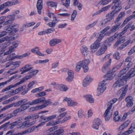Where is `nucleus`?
Listing matches in <instances>:
<instances>
[{"label":"nucleus","mask_w":135,"mask_h":135,"mask_svg":"<svg viewBox=\"0 0 135 135\" xmlns=\"http://www.w3.org/2000/svg\"><path fill=\"white\" fill-rule=\"evenodd\" d=\"M11 1H7L0 6V12L4 8L6 7H9L12 6Z\"/></svg>","instance_id":"26"},{"label":"nucleus","mask_w":135,"mask_h":135,"mask_svg":"<svg viewBox=\"0 0 135 135\" xmlns=\"http://www.w3.org/2000/svg\"><path fill=\"white\" fill-rule=\"evenodd\" d=\"M101 123L102 121L100 119L98 118H95L93 123L92 127L93 128L98 130Z\"/></svg>","instance_id":"7"},{"label":"nucleus","mask_w":135,"mask_h":135,"mask_svg":"<svg viewBox=\"0 0 135 135\" xmlns=\"http://www.w3.org/2000/svg\"><path fill=\"white\" fill-rule=\"evenodd\" d=\"M29 120H27L21 124L22 127V128H24L29 127Z\"/></svg>","instance_id":"45"},{"label":"nucleus","mask_w":135,"mask_h":135,"mask_svg":"<svg viewBox=\"0 0 135 135\" xmlns=\"http://www.w3.org/2000/svg\"><path fill=\"white\" fill-rule=\"evenodd\" d=\"M80 62L83 66L84 72L86 73L89 69L88 65L90 63V61L88 59H86L80 61Z\"/></svg>","instance_id":"5"},{"label":"nucleus","mask_w":135,"mask_h":135,"mask_svg":"<svg viewBox=\"0 0 135 135\" xmlns=\"http://www.w3.org/2000/svg\"><path fill=\"white\" fill-rule=\"evenodd\" d=\"M11 44L10 42L8 41L5 42L2 44L3 47L4 48H5L8 46L9 45Z\"/></svg>","instance_id":"64"},{"label":"nucleus","mask_w":135,"mask_h":135,"mask_svg":"<svg viewBox=\"0 0 135 135\" xmlns=\"http://www.w3.org/2000/svg\"><path fill=\"white\" fill-rule=\"evenodd\" d=\"M40 118H41L40 120L41 122H42V123L39 124L38 125V127H39L41 126L44 125L45 124V122L48 121L47 117H44L42 116L40 117Z\"/></svg>","instance_id":"29"},{"label":"nucleus","mask_w":135,"mask_h":135,"mask_svg":"<svg viewBox=\"0 0 135 135\" xmlns=\"http://www.w3.org/2000/svg\"><path fill=\"white\" fill-rule=\"evenodd\" d=\"M111 109L108 107L104 114L103 116L106 121L109 120L112 116V112L110 110Z\"/></svg>","instance_id":"6"},{"label":"nucleus","mask_w":135,"mask_h":135,"mask_svg":"<svg viewBox=\"0 0 135 135\" xmlns=\"http://www.w3.org/2000/svg\"><path fill=\"white\" fill-rule=\"evenodd\" d=\"M114 58L118 60L119 59V54L118 52H116L113 55Z\"/></svg>","instance_id":"63"},{"label":"nucleus","mask_w":135,"mask_h":135,"mask_svg":"<svg viewBox=\"0 0 135 135\" xmlns=\"http://www.w3.org/2000/svg\"><path fill=\"white\" fill-rule=\"evenodd\" d=\"M64 132V130L62 128H60L54 132V135H63Z\"/></svg>","instance_id":"32"},{"label":"nucleus","mask_w":135,"mask_h":135,"mask_svg":"<svg viewBox=\"0 0 135 135\" xmlns=\"http://www.w3.org/2000/svg\"><path fill=\"white\" fill-rule=\"evenodd\" d=\"M16 84H15L14 85H11L7 87L5 89H3L2 91V92H4L6 91H7L10 89H11L17 86H16Z\"/></svg>","instance_id":"47"},{"label":"nucleus","mask_w":135,"mask_h":135,"mask_svg":"<svg viewBox=\"0 0 135 135\" xmlns=\"http://www.w3.org/2000/svg\"><path fill=\"white\" fill-rule=\"evenodd\" d=\"M28 108H29V106H24L23 105L21 106L19 108L14 110L13 113L8 114H7V115L10 119L14 116H17L18 113L23 111Z\"/></svg>","instance_id":"3"},{"label":"nucleus","mask_w":135,"mask_h":135,"mask_svg":"<svg viewBox=\"0 0 135 135\" xmlns=\"http://www.w3.org/2000/svg\"><path fill=\"white\" fill-rule=\"evenodd\" d=\"M135 52V48L134 47H133L128 53V55H130L134 53Z\"/></svg>","instance_id":"62"},{"label":"nucleus","mask_w":135,"mask_h":135,"mask_svg":"<svg viewBox=\"0 0 135 135\" xmlns=\"http://www.w3.org/2000/svg\"><path fill=\"white\" fill-rule=\"evenodd\" d=\"M18 25H16L15 26H12L11 28H8L6 30V32H7V33L10 32V34H12L16 33L17 31V30L15 29V30H13L14 29V27H18Z\"/></svg>","instance_id":"19"},{"label":"nucleus","mask_w":135,"mask_h":135,"mask_svg":"<svg viewBox=\"0 0 135 135\" xmlns=\"http://www.w3.org/2000/svg\"><path fill=\"white\" fill-rule=\"evenodd\" d=\"M133 129L131 127L128 129V130L122 133L121 135H127L133 132Z\"/></svg>","instance_id":"37"},{"label":"nucleus","mask_w":135,"mask_h":135,"mask_svg":"<svg viewBox=\"0 0 135 135\" xmlns=\"http://www.w3.org/2000/svg\"><path fill=\"white\" fill-rule=\"evenodd\" d=\"M111 1V0H102L99 1V4L103 5L107 4Z\"/></svg>","instance_id":"44"},{"label":"nucleus","mask_w":135,"mask_h":135,"mask_svg":"<svg viewBox=\"0 0 135 135\" xmlns=\"http://www.w3.org/2000/svg\"><path fill=\"white\" fill-rule=\"evenodd\" d=\"M125 101L126 102V106L129 108L131 107L133 105V99L131 96H128L125 98Z\"/></svg>","instance_id":"10"},{"label":"nucleus","mask_w":135,"mask_h":135,"mask_svg":"<svg viewBox=\"0 0 135 135\" xmlns=\"http://www.w3.org/2000/svg\"><path fill=\"white\" fill-rule=\"evenodd\" d=\"M107 49V46H104L103 47H102L96 52V54L99 55L103 54Z\"/></svg>","instance_id":"28"},{"label":"nucleus","mask_w":135,"mask_h":135,"mask_svg":"<svg viewBox=\"0 0 135 135\" xmlns=\"http://www.w3.org/2000/svg\"><path fill=\"white\" fill-rule=\"evenodd\" d=\"M109 60L110 61H109V62H108V63H107L105 64L103 66L102 68V71L104 73H105L107 72L109 70V65L110 64V62L111 61V60L110 59Z\"/></svg>","instance_id":"23"},{"label":"nucleus","mask_w":135,"mask_h":135,"mask_svg":"<svg viewBox=\"0 0 135 135\" xmlns=\"http://www.w3.org/2000/svg\"><path fill=\"white\" fill-rule=\"evenodd\" d=\"M35 129V128L34 127H33L29 128L21 132L13 133L11 134V135H23L26 133H29L34 130Z\"/></svg>","instance_id":"9"},{"label":"nucleus","mask_w":135,"mask_h":135,"mask_svg":"<svg viewBox=\"0 0 135 135\" xmlns=\"http://www.w3.org/2000/svg\"><path fill=\"white\" fill-rule=\"evenodd\" d=\"M67 114V113L66 112H65L61 113L57 117V119L58 120H60Z\"/></svg>","instance_id":"51"},{"label":"nucleus","mask_w":135,"mask_h":135,"mask_svg":"<svg viewBox=\"0 0 135 135\" xmlns=\"http://www.w3.org/2000/svg\"><path fill=\"white\" fill-rule=\"evenodd\" d=\"M12 107V104H9L6 106H5L2 108L1 109V111H3L5 110H7L9 108H10Z\"/></svg>","instance_id":"58"},{"label":"nucleus","mask_w":135,"mask_h":135,"mask_svg":"<svg viewBox=\"0 0 135 135\" xmlns=\"http://www.w3.org/2000/svg\"><path fill=\"white\" fill-rule=\"evenodd\" d=\"M46 95V93L45 91H42L37 93V96L38 97H43Z\"/></svg>","instance_id":"56"},{"label":"nucleus","mask_w":135,"mask_h":135,"mask_svg":"<svg viewBox=\"0 0 135 135\" xmlns=\"http://www.w3.org/2000/svg\"><path fill=\"white\" fill-rule=\"evenodd\" d=\"M114 12L112 11L110 13L107 14L105 17H107L106 19L109 22L111 21L114 17L115 14L114 13Z\"/></svg>","instance_id":"25"},{"label":"nucleus","mask_w":135,"mask_h":135,"mask_svg":"<svg viewBox=\"0 0 135 135\" xmlns=\"http://www.w3.org/2000/svg\"><path fill=\"white\" fill-rule=\"evenodd\" d=\"M108 76L106 80H104L101 81L99 84V86L97 88L98 94H99L103 93L106 89V83H105L107 80H111L113 79V77L110 76L109 74H107Z\"/></svg>","instance_id":"2"},{"label":"nucleus","mask_w":135,"mask_h":135,"mask_svg":"<svg viewBox=\"0 0 135 135\" xmlns=\"http://www.w3.org/2000/svg\"><path fill=\"white\" fill-rule=\"evenodd\" d=\"M125 15V12H122L118 15V17L115 19L114 21L115 23H117L118 22L120 19H121L123 16H124Z\"/></svg>","instance_id":"31"},{"label":"nucleus","mask_w":135,"mask_h":135,"mask_svg":"<svg viewBox=\"0 0 135 135\" xmlns=\"http://www.w3.org/2000/svg\"><path fill=\"white\" fill-rule=\"evenodd\" d=\"M117 34L115 33L113 36H111L109 38H108L105 41V43L106 44L111 43L116 38H118V37L117 36Z\"/></svg>","instance_id":"24"},{"label":"nucleus","mask_w":135,"mask_h":135,"mask_svg":"<svg viewBox=\"0 0 135 135\" xmlns=\"http://www.w3.org/2000/svg\"><path fill=\"white\" fill-rule=\"evenodd\" d=\"M43 1L42 0H38L37 3L36 7L37 12L39 14H41V10L42 8Z\"/></svg>","instance_id":"15"},{"label":"nucleus","mask_w":135,"mask_h":135,"mask_svg":"<svg viewBox=\"0 0 135 135\" xmlns=\"http://www.w3.org/2000/svg\"><path fill=\"white\" fill-rule=\"evenodd\" d=\"M86 98V101L90 103H92L94 102V100L91 95H86L84 96Z\"/></svg>","instance_id":"30"},{"label":"nucleus","mask_w":135,"mask_h":135,"mask_svg":"<svg viewBox=\"0 0 135 135\" xmlns=\"http://www.w3.org/2000/svg\"><path fill=\"white\" fill-rule=\"evenodd\" d=\"M66 101L68 104V105L70 106H75L78 104V103L75 102H74L70 98H65L63 100V101Z\"/></svg>","instance_id":"12"},{"label":"nucleus","mask_w":135,"mask_h":135,"mask_svg":"<svg viewBox=\"0 0 135 135\" xmlns=\"http://www.w3.org/2000/svg\"><path fill=\"white\" fill-rule=\"evenodd\" d=\"M62 41L61 39L58 38H53L49 42V44L51 46H54L57 44L60 43Z\"/></svg>","instance_id":"18"},{"label":"nucleus","mask_w":135,"mask_h":135,"mask_svg":"<svg viewBox=\"0 0 135 135\" xmlns=\"http://www.w3.org/2000/svg\"><path fill=\"white\" fill-rule=\"evenodd\" d=\"M127 121H126L119 128V129L120 130H123L124 128L127 127L129 124V123H128Z\"/></svg>","instance_id":"38"},{"label":"nucleus","mask_w":135,"mask_h":135,"mask_svg":"<svg viewBox=\"0 0 135 135\" xmlns=\"http://www.w3.org/2000/svg\"><path fill=\"white\" fill-rule=\"evenodd\" d=\"M30 78H31L30 77L29 75L26 76L25 77L22 79L20 81L16 83V86H18L19 85L23 83L26 80H27L28 79H30Z\"/></svg>","instance_id":"33"},{"label":"nucleus","mask_w":135,"mask_h":135,"mask_svg":"<svg viewBox=\"0 0 135 135\" xmlns=\"http://www.w3.org/2000/svg\"><path fill=\"white\" fill-rule=\"evenodd\" d=\"M115 116L114 117V120L116 122L118 121L120 119V116L118 115V111H116L114 113Z\"/></svg>","instance_id":"36"},{"label":"nucleus","mask_w":135,"mask_h":135,"mask_svg":"<svg viewBox=\"0 0 135 135\" xmlns=\"http://www.w3.org/2000/svg\"><path fill=\"white\" fill-rule=\"evenodd\" d=\"M127 90V87L125 86L122 87L118 91L117 95H120L118 98V99L121 100L124 98L126 95Z\"/></svg>","instance_id":"4"},{"label":"nucleus","mask_w":135,"mask_h":135,"mask_svg":"<svg viewBox=\"0 0 135 135\" xmlns=\"http://www.w3.org/2000/svg\"><path fill=\"white\" fill-rule=\"evenodd\" d=\"M36 83V81H32L28 85L27 88L29 90L33 88V85Z\"/></svg>","instance_id":"43"},{"label":"nucleus","mask_w":135,"mask_h":135,"mask_svg":"<svg viewBox=\"0 0 135 135\" xmlns=\"http://www.w3.org/2000/svg\"><path fill=\"white\" fill-rule=\"evenodd\" d=\"M82 66L81 63L80 62H78L76 65V70L77 72H78L80 70Z\"/></svg>","instance_id":"48"},{"label":"nucleus","mask_w":135,"mask_h":135,"mask_svg":"<svg viewBox=\"0 0 135 135\" xmlns=\"http://www.w3.org/2000/svg\"><path fill=\"white\" fill-rule=\"evenodd\" d=\"M100 43L96 41L94 42L90 46V50L92 52H95L97 50L100 46Z\"/></svg>","instance_id":"8"},{"label":"nucleus","mask_w":135,"mask_h":135,"mask_svg":"<svg viewBox=\"0 0 135 135\" xmlns=\"http://www.w3.org/2000/svg\"><path fill=\"white\" fill-rule=\"evenodd\" d=\"M15 16L16 15L15 14H13L8 16L7 18H8L9 20H11V22H12L14 20Z\"/></svg>","instance_id":"54"},{"label":"nucleus","mask_w":135,"mask_h":135,"mask_svg":"<svg viewBox=\"0 0 135 135\" xmlns=\"http://www.w3.org/2000/svg\"><path fill=\"white\" fill-rule=\"evenodd\" d=\"M121 24L120 22H117V24L113 27L111 29V32H114L118 30L120 27V25Z\"/></svg>","instance_id":"27"},{"label":"nucleus","mask_w":135,"mask_h":135,"mask_svg":"<svg viewBox=\"0 0 135 135\" xmlns=\"http://www.w3.org/2000/svg\"><path fill=\"white\" fill-rule=\"evenodd\" d=\"M68 89L67 87L65 85H60L59 87V90L62 91H66Z\"/></svg>","instance_id":"42"},{"label":"nucleus","mask_w":135,"mask_h":135,"mask_svg":"<svg viewBox=\"0 0 135 135\" xmlns=\"http://www.w3.org/2000/svg\"><path fill=\"white\" fill-rule=\"evenodd\" d=\"M133 18H135V14H133L126 18L124 21L123 24H126L127 23Z\"/></svg>","instance_id":"34"},{"label":"nucleus","mask_w":135,"mask_h":135,"mask_svg":"<svg viewBox=\"0 0 135 135\" xmlns=\"http://www.w3.org/2000/svg\"><path fill=\"white\" fill-rule=\"evenodd\" d=\"M122 6L120 5L119 6L116 7L114 8V9L113 11V12H114V13L116 14L117 13L119 12L122 9Z\"/></svg>","instance_id":"46"},{"label":"nucleus","mask_w":135,"mask_h":135,"mask_svg":"<svg viewBox=\"0 0 135 135\" xmlns=\"http://www.w3.org/2000/svg\"><path fill=\"white\" fill-rule=\"evenodd\" d=\"M131 23H129L124 28V30L120 33H116L117 34V36L118 38L122 37L124 34L127 31L128 29L132 26Z\"/></svg>","instance_id":"17"},{"label":"nucleus","mask_w":135,"mask_h":135,"mask_svg":"<svg viewBox=\"0 0 135 135\" xmlns=\"http://www.w3.org/2000/svg\"><path fill=\"white\" fill-rule=\"evenodd\" d=\"M17 123L16 122H15L11 123H10L9 128L11 129H13L14 127L17 125L16 124V123Z\"/></svg>","instance_id":"60"},{"label":"nucleus","mask_w":135,"mask_h":135,"mask_svg":"<svg viewBox=\"0 0 135 135\" xmlns=\"http://www.w3.org/2000/svg\"><path fill=\"white\" fill-rule=\"evenodd\" d=\"M43 89L42 87H40L37 88H36L33 89L31 91L32 93H35L37 92L41 91Z\"/></svg>","instance_id":"52"},{"label":"nucleus","mask_w":135,"mask_h":135,"mask_svg":"<svg viewBox=\"0 0 135 135\" xmlns=\"http://www.w3.org/2000/svg\"><path fill=\"white\" fill-rule=\"evenodd\" d=\"M46 99L45 97H42L39 98L35 100H33L32 101V103L31 104L32 105L40 103L42 102L45 101Z\"/></svg>","instance_id":"22"},{"label":"nucleus","mask_w":135,"mask_h":135,"mask_svg":"<svg viewBox=\"0 0 135 135\" xmlns=\"http://www.w3.org/2000/svg\"><path fill=\"white\" fill-rule=\"evenodd\" d=\"M117 100V99L115 98L114 99L110 100L108 102V107L111 108L113 104L115 103Z\"/></svg>","instance_id":"40"},{"label":"nucleus","mask_w":135,"mask_h":135,"mask_svg":"<svg viewBox=\"0 0 135 135\" xmlns=\"http://www.w3.org/2000/svg\"><path fill=\"white\" fill-rule=\"evenodd\" d=\"M77 11L76 10L73 11V13L72 14L71 20V21H74L77 15Z\"/></svg>","instance_id":"50"},{"label":"nucleus","mask_w":135,"mask_h":135,"mask_svg":"<svg viewBox=\"0 0 135 135\" xmlns=\"http://www.w3.org/2000/svg\"><path fill=\"white\" fill-rule=\"evenodd\" d=\"M7 20L5 22H0V24H1L3 23V25L4 26H6L12 23L11 20H9L8 19H7Z\"/></svg>","instance_id":"57"},{"label":"nucleus","mask_w":135,"mask_h":135,"mask_svg":"<svg viewBox=\"0 0 135 135\" xmlns=\"http://www.w3.org/2000/svg\"><path fill=\"white\" fill-rule=\"evenodd\" d=\"M135 75V69L134 68H131L128 72V74L126 75V76L124 79V80H127L128 79H130V78L133 77Z\"/></svg>","instance_id":"11"},{"label":"nucleus","mask_w":135,"mask_h":135,"mask_svg":"<svg viewBox=\"0 0 135 135\" xmlns=\"http://www.w3.org/2000/svg\"><path fill=\"white\" fill-rule=\"evenodd\" d=\"M33 67L30 64H27L22 68L20 69V71L22 72L21 74H23L32 69Z\"/></svg>","instance_id":"14"},{"label":"nucleus","mask_w":135,"mask_h":135,"mask_svg":"<svg viewBox=\"0 0 135 135\" xmlns=\"http://www.w3.org/2000/svg\"><path fill=\"white\" fill-rule=\"evenodd\" d=\"M92 79L90 78V77L87 76L83 80V86L84 87L86 86L89 85Z\"/></svg>","instance_id":"21"},{"label":"nucleus","mask_w":135,"mask_h":135,"mask_svg":"<svg viewBox=\"0 0 135 135\" xmlns=\"http://www.w3.org/2000/svg\"><path fill=\"white\" fill-rule=\"evenodd\" d=\"M130 42L129 41H126L120 46V48L121 49H122L128 45L130 43Z\"/></svg>","instance_id":"55"},{"label":"nucleus","mask_w":135,"mask_h":135,"mask_svg":"<svg viewBox=\"0 0 135 135\" xmlns=\"http://www.w3.org/2000/svg\"><path fill=\"white\" fill-rule=\"evenodd\" d=\"M28 100L26 99H22L21 100H20L19 101L18 104H19L20 105H22L21 106H29V105L25 106V105L29 104L30 105H32V104H32V102H31L30 101L28 102Z\"/></svg>","instance_id":"16"},{"label":"nucleus","mask_w":135,"mask_h":135,"mask_svg":"<svg viewBox=\"0 0 135 135\" xmlns=\"http://www.w3.org/2000/svg\"><path fill=\"white\" fill-rule=\"evenodd\" d=\"M115 44V45L116 46H118L119 44L121 43H123L125 41V37H121L119 38Z\"/></svg>","instance_id":"35"},{"label":"nucleus","mask_w":135,"mask_h":135,"mask_svg":"<svg viewBox=\"0 0 135 135\" xmlns=\"http://www.w3.org/2000/svg\"><path fill=\"white\" fill-rule=\"evenodd\" d=\"M59 123V122L57 121L54 122L53 121H50L48 122L46 124V126H55Z\"/></svg>","instance_id":"39"},{"label":"nucleus","mask_w":135,"mask_h":135,"mask_svg":"<svg viewBox=\"0 0 135 135\" xmlns=\"http://www.w3.org/2000/svg\"><path fill=\"white\" fill-rule=\"evenodd\" d=\"M68 76L66 78V80L67 81L70 82L73 80L74 73L72 70H69L68 72Z\"/></svg>","instance_id":"13"},{"label":"nucleus","mask_w":135,"mask_h":135,"mask_svg":"<svg viewBox=\"0 0 135 135\" xmlns=\"http://www.w3.org/2000/svg\"><path fill=\"white\" fill-rule=\"evenodd\" d=\"M81 51L82 54L85 56H86L89 53L88 49L85 46H83L81 47Z\"/></svg>","instance_id":"20"},{"label":"nucleus","mask_w":135,"mask_h":135,"mask_svg":"<svg viewBox=\"0 0 135 135\" xmlns=\"http://www.w3.org/2000/svg\"><path fill=\"white\" fill-rule=\"evenodd\" d=\"M71 118V116L69 115L67 116L61 121V123H64L65 121L70 119Z\"/></svg>","instance_id":"61"},{"label":"nucleus","mask_w":135,"mask_h":135,"mask_svg":"<svg viewBox=\"0 0 135 135\" xmlns=\"http://www.w3.org/2000/svg\"><path fill=\"white\" fill-rule=\"evenodd\" d=\"M128 70L127 69L124 67L120 72L115 78L117 80L113 85L114 87H116L119 84L118 86L119 87H120L126 83V80H124L125 77L126 76V75H123Z\"/></svg>","instance_id":"1"},{"label":"nucleus","mask_w":135,"mask_h":135,"mask_svg":"<svg viewBox=\"0 0 135 135\" xmlns=\"http://www.w3.org/2000/svg\"><path fill=\"white\" fill-rule=\"evenodd\" d=\"M47 4L48 7L50 6L51 7H56L57 6V3H56L51 1H49L47 2Z\"/></svg>","instance_id":"41"},{"label":"nucleus","mask_w":135,"mask_h":135,"mask_svg":"<svg viewBox=\"0 0 135 135\" xmlns=\"http://www.w3.org/2000/svg\"><path fill=\"white\" fill-rule=\"evenodd\" d=\"M10 122L9 121L8 122L2 125L0 127V129H2L3 128H7L8 127L9 128V126H10Z\"/></svg>","instance_id":"49"},{"label":"nucleus","mask_w":135,"mask_h":135,"mask_svg":"<svg viewBox=\"0 0 135 135\" xmlns=\"http://www.w3.org/2000/svg\"><path fill=\"white\" fill-rule=\"evenodd\" d=\"M21 63V62L20 61H16L15 62H12V65H13L16 68L19 67Z\"/></svg>","instance_id":"53"},{"label":"nucleus","mask_w":135,"mask_h":135,"mask_svg":"<svg viewBox=\"0 0 135 135\" xmlns=\"http://www.w3.org/2000/svg\"><path fill=\"white\" fill-rule=\"evenodd\" d=\"M78 115L80 118L82 117L84 115V112L82 110H80L78 112Z\"/></svg>","instance_id":"59"}]
</instances>
